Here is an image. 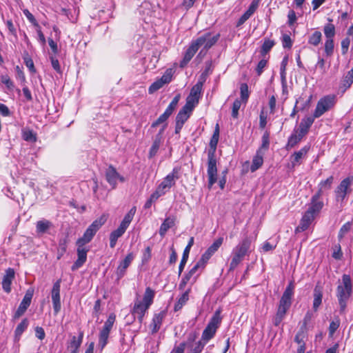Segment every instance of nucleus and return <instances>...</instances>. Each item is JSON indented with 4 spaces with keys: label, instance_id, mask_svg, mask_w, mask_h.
Listing matches in <instances>:
<instances>
[{
    "label": "nucleus",
    "instance_id": "obj_1",
    "mask_svg": "<svg viewBox=\"0 0 353 353\" xmlns=\"http://www.w3.org/2000/svg\"><path fill=\"white\" fill-rule=\"evenodd\" d=\"M219 33L213 35L211 32H206L196 39L193 40L180 62V67L184 68L186 66L200 48L203 47V49L200 51L199 55L203 52L205 53L219 41Z\"/></svg>",
    "mask_w": 353,
    "mask_h": 353
},
{
    "label": "nucleus",
    "instance_id": "obj_2",
    "mask_svg": "<svg viewBox=\"0 0 353 353\" xmlns=\"http://www.w3.org/2000/svg\"><path fill=\"white\" fill-rule=\"evenodd\" d=\"M219 138V126L216 125L213 135L210 141V149L208 152V188L210 189L217 181V168L215 152Z\"/></svg>",
    "mask_w": 353,
    "mask_h": 353
},
{
    "label": "nucleus",
    "instance_id": "obj_3",
    "mask_svg": "<svg viewBox=\"0 0 353 353\" xmlns=\"http://www.w3.org/2000/svg\"><path fill=\"white\" fill-rule=\"evenodd\" d=\"M252 239L244 237L232 250V260L230 263V270H234L243 260L245 256H249L252 252Z\"/></svg>",
    "mask_w": 353,
    "mask_h": 353
},
{
    "label": "nucleus",
    "instance_id": "obj_4",
    "mask_svg": "<svg viewBox=\"0 0 353 353\" xmlns=\"http://www.w3.org/2000/svg\"><path fill=\"white\" fill-rule=\"evenodd\" d=\"M352 292L351 278L347 274L342 277V285H339L336 289V296L340 305V312H343L347 305V301Z\"/></svg>",
    "mask_w": 353,
    "mask_h": 353
},
{
    "label": "nucleus",
    "instance_id": "obj_5",
    "mask_svg": "<svg viewBox=\"0 0 353 353\" xmlns=\"http://www.w3.org/2000/svg\"><path fill=\"white\" fill-rule=\"evenodd\" d=\"M181 167H174L172 172L163 178L161 183L157 186L156 191L161 196L168 192L172 187L175 185L176 180L180 178Z\"/></svg>",
    "mask_w": 353,
    "mask_h": 353
},
{
    "label": "nucleus",
    "instance_id": "obj_6",
    "mask_svg": "<svg viewBox=\"0 0 353 353\" xmlns=\"http://www.w3.org/2000/svg\"><path fill=\"white\" fill-rule=\"evenodd\" d=\"M294 286L292 282H290L285 288L281 299L276 314L278 316L284 318L292 305V298L294 294Z\"/></svg>",
    "mask_w": 353,
    "mask_h": 353
},
{
    "label": "nucleus",
    "instance_id": "obj_7",
    "mask_svg": "<svg viewBox=\"0 0 353 353\" xmlns=\"http://www.w3.org/2000/svg\"><path fill=\"white\" fill-rule=\"evenodd\" d=\"M336 97L334 94H328L321 98L317 102L314 112V117L319 118L324 113L330 110L336 104Z\"/></svg>",
    "mask_w": 353,
    "mask_h": 353
},
{
    "label": "nucleus",
    "instance_id": "obj_8",
    "mask_svg": "<svg viewBox=\"0 0 353 353\" xmlns=\"http://www.w3.org/2000/svg\"><path fill=\"white\" fill-rule=\"evenodd\" d=\"M220 310H217L215 312L214 314L210 319V322L207 325L206 327L204 329L202 336L201 340L204 341L203 343H206L208 341L214 337L216 334V330L218 329L221 322V318L220 316Z\"/></svg>",
    "mask_w": 353,
    "mask_h": 353
},
{
    "label": "nucleus",
    "instance_id": "obj_9",
    "mask_svg": "<svg viewBox=\"0 0 353 353\" xmlns=\"http://www.w3.org/2000/svg\"><path fill=\"white\" fill-rule=\"evenodd\" d=\"M106 219L104 216H101L99 219H96L92 222V223L87 228L85 231L82 237L79 238L77 244L85 245L90 243L97 232L100 229V228L105 223Z\"/></svg>",
    "mask_w": 353,
    "mask_h": 353
},
{
    "label": "nucleus",
    "instance_id": "obj_10",
    "mask_svg": "<svg viewBox=\"0 0 353 353\" xmlns=\"http://www.w3.org/2000/svg\"><path fill=\"white\" fill-rule=\"evenodd\" d=\"M352 181L349 177L342 180L335 190L336 199L337 201L343 202L347 194L351 192L350 186Z\"/></svg>",
    "mask_w": 353,
    "mask_h": 353
},
{
    "label": "nucleus",
    "instance_id": "obj_11",
    "mask_svg": "<svg viewBox=\"0 0 353 353\" xmlns=\"http://www.w3.org/2000/svg\"><path fill=\"white\" fill-rule=\"evenodd\" d=\"M61 279L57 280L54 284L51 291L52 301L54 315H57L61 310L60 298Z\"/></svg>",
    "mask_w": 353,
    "mask_h": 353
},
{
    "label": "nucleus",
    "instance_id": "obj_12",
    "mask_svg": "<svg viewBox=\"0 0 353 353\" xmlns=\"http://www.w3.org/2000/svg\"><path fill=\"white\" fill-rule=\"evenodd\" d=\"M172 77V72L171 69H168L165 71L164 74L156 81L152 83L149 87L148 92L150 94H152L161 88L165 84L168 83L171 81Z\"/></svg>",
    "mask_w": 353,
    "mask_h": 353
},
{
    "label": "nucleus",
    "instance_id": "obj_13",
    "mask_svg": "<svg viewBox=\"0 0 353 353\" xmlns=\"http://www.w3.org/2000/svg\"><path fill=\"white\" fill-rule=\"evenodd\" d=\"M77 259L71 267V270L72 271L78 270L85 263L87 260V253L89 251V249L85 247V245H81L80 243L77 244Z\"/></svg>",
    "mask_w": 353,
    "mask_h": 353
},
{
    "label": "nucleus",
    "instance_id": "obj_14",
    "mask_svg": "<svg viewBox=\"0 0 353 353\" xmlns=\"http://www.w3.org/2000/svg\"><path fill=\"white\" fill-rule=\"evenodd\" d=\"M33 296V290L29 289L26 292L25 296L22 301L21 302L18 309L15 312L14 314V319H17L21 317L26 311L28 307L30 306L31 303V300Z\"/></svg>",
    "mask_w": 353,
    "mask_h": 353
},
{
    "label": "nucleus",
    "instance_id": "obj_15",
    "mask_svg": "<svg viewBox=\"0 0 353 353\" xmlns=\"http://www.w3.org/2000/svg\"><path fill=\"white\" fill-rule=\"evenodd\" d=\"M105 179L113 189L117 186V180L121 182L125 181L124 177L121 176L112 165H110L105 170Z\"/></svg>",
    "mask_w": 353,
    "mask_h": 353
},
{
    "label": "nucleus",
    "instance_id": "obj_16",
    "mask_svg": "<svg viewBox=\"0 0 353 353\" xmlns=\"http://www.w3.org/2000/svg\"><path fill=\"white\" fill-rule=\"evenodd\" d=\"M321 192L318 190L311 198L309 208L307 210L316 216L321 212L323 207V202L321 200Z\"/></svg>",
    "mask_w": 353,
    "mask_h": 353
},
{
    "label": "nucleus",
    "instance_id": "obj_17",
    "mask_svg": "<svg viewBox=\"0 0 353 353\" xmlns=\"http://www.w3.org/2000/svg\"><path fill=\"white\" fill-rule=\"evenodd\" d=\"M166 314L167 312L165 310H162L160 312L155 313L154 314L152 323L150 325L152 334H155L160 330Z\"/></svg>",
    "mask_w": 353,
    "mask_h": 353
},
{
    "label": "nucleus",
    "instance_id": "obj_18",
    "mask_svg": "<svg viewBox=\"0 0 353 353\" xmlns=\"http://www.w3.org/2000/svg\"><path fill=\"white\" fill-rule=\"evenodd\" d=\"M149 307V306L143 303L141 301L137 300L134 303V307L132 310V314L134 316H137L139 322L141 323L143 321L145 314Z\"/></svg>",
    "mask_w": 353,
    "mask_h": 353
},
{
    "label": "nucleus",
    "instance_id": "obj_19",
    "mask_svg": "<svg viewBox=\"0 0 353 353\" xmlns=\"http://www.w3.org/2000/svg\"><path fill=\"white\" fill-rule=\"evenodd\" d=\"M134 258V256L133 253L130 252L128 254L122 261H121L116 272L117 279H120L124 276L127 268L130 266Z\"/></svg>",
    "mask_w": 353,
    "mask_h": 353
},
{
    "label": "nucleus",
    "instance_id": "obj_20",
    "mask_svg": "<svg viewBox=\"0 0 353 353\" xmlns=\"http://www.w3.org/2000/svg\"><path fill=\"white\" fill-rule=\"evenodd\" d=\"M316 215L310 212V211H306L303 214L299 225L296 228L297 232H303L306 230L312 222L314 221Z\"/></svg>",
    "mask_w": 353,
    "mask_h": 353
},
{
    "label": "nucleus",
    "instance_id": "obj_21",
    "mask_svg": "<svg viewBox=\"0 0 353 353\" xmlns=\"http://www.w3.org/2000/svg\"><path fill=\"white\" fill-rule=\"evenodd\" d=\"M14 278V271L12 268H8L6 271L2 280V288L3 290L9 293L11 291V284L13 279Z\"/></svg>",
    "mask_w": 353,
    "mask_h": 353
},
{
    "label": "nucleus",
    "instance_id": "obj_22",
    "mask_svg": "<svg viewBox=\"0 0 353 353\" xmlns=\"http://www.w3.org/2000/svg\"><path fill=\"white\" fill-rule=\"evenodd\" d=\"M314 301H313V309L316 311L322 303L323 298V287L317 283L314 289Z\"/></svg>",
    "mask_w": 353,
    "mask_h": 353
},
{
    "label": "nucleus",
    "instance_id": "obj_23",
    "mask_svg": "<svg viewBox=\"0 0 353 353\" xmlns=\"http://www.w3.org/2000/svg\"><path fill=\"white\" fill-rule=\"evenodd\" d=\"M309 149V146H304L300 150L294 152V154L291 155L290 159L293 168L301 164V159L307 153Z\"/></svg>",
    "mask_w": 353,
    "mask_h": 353
},
{
    "label": "nucleus",
    "instance_id": "obj_24",
    "mask_svg": "<svg viewBox=\"0 0 353 353\" xmlns=\"http://www.w3.org/2000/svg\"><path fill=\"white\" fill-rule=\"evenodd\" d=\"M315 119L316 118L314 117V115L312 117H307L303 119L299 124V132L301 134V135L305 136L307 133L311 125L313 124Z\"/></svg>",
    "mask_w": 353,
    "mask_h": 353
},
{
    "label": "nucleus",
    "instance_id": "obj_25",
    "mask_svg": "<svg viewBox=\"0 0 353 353\" xmlns=\"http://www.w3.org/2000/svg\"><path fill=\"white\" fill-rule=\"evenodd\" d=\"M263 155L264 152H261V150H258L256 151V155L253 157L252 163L250 166V170L252 172H255L262 166L263 163Z\"/></svg>",
    "mask_w": 353,
    "mask_h": 353
},
{
    "label": "nucleus",
    "instance_id": "obj_26",
    "mask_svg": "<svg viewBox=\"0 0 353 353\" xmlns=\"http://www.w3.org/2000/svg\"><path fill=\"white\" fill-rule=\"evenodd\" d=\"M127 229L123 228L121 225H119V228L112 231L110 234V246L112 248H114L117 244V241L119 238H120L125 232Z\"/></svg>",
    "mask_w": 353,
    "mask_h": 353
},
{
    "label": "nucleus",
    "instance_id": "obj_27",
    "mask_svg": "<svg viewBox=\"0 0 353 353\" xmlns=\"http://www.w3.org/2000/svg\"><path fill=\"white\" fill-rule=\"evenodd\" d=\"M190 292L191 288H189L179 298L178 301L175 303L174 307V310L175 312L180 310L183 307V306L185 305V303L189 300V294L190 293Z\"/></svg>",
    "mask_w": 353,
    "mask_h": 353
},
{
    "label": "nucleus",
    "instance_id": "obj_28",
    "mask_svg": "<svg viewBox=\"0 0 353 353\" xmlns=\"http://www.w3.org/2000/svg\"><path fill=\"white\" fill-rule=\"evenodd\" d=\"M29 325V321L28 319H23L21 322L17 326L14 330V339L17 341L20 340L21 336L23 332L28 328Z\"/></svg>",
    "mask_w": 353,
    "mask_h": 353
},
{
    "label": "nucleus",
    "instance_id": "obj_29",
    "mask_svg": "<svg viewBox=\"0 0 353 353\" xmlns=\"http://www.w3.org/2000/svg\"><path fill=\"white\" fill-rule=\"evenodd\" d=\"M52 226V223L46 219L38 221L36 223V231L38 234H44Z\"/></svg>",
    "mask_w": 353,
    "mask_h": 353
},
{
    "label": "nucleus",
    "instance_id": "obj_30",
    "mask_svg": "<svg viewBox=\"0 0 353 353\" xmlns=\"http://www.w3.org/2000/svg\"><path fill=\"white\" fill-rule=\"evenodd\" d=\"M198 276H199V274H197L196 276L192 277L188 273L185 274L179 284V290H181V291L184 290V289L188 282H190L191 283V285L194 283L196 281Z\"/></svg>",
    "mask_w": 353,
    "mask_h": 353
},
{
    "label": "nucleus",
    "instance_id": "obj_31",
    "mask_svg": "<svg viewBox=\"0 0 353 353\" xmlns=\"http://www.w3.org/2000/svg\"><path fill=\"white\" fill-rule=\"evenodd\" d=\"M137 208L135 206L132 207L130 211L125 215L123 221L120 223V225L123 226L125 228H128L130 225L131 221L133 219V217L136 213Z\"/></svg>",
    "mask_w": 353,
    "mask_h": 353
},
{
    "label": "nucleus",
    "instance_id": "obj_32",
    "mask_svg": "<svg viewBox=\"0 0 353 353\" xmlns=\"http://www.w3.org/2000/svg\"><path fill=\"white\" fill-rule=\"evenodd\" d=\"M83 337V332H79V335L78 337L73 336L68 345V348L79 350V348L80 347V346L82 343Z\"/></svg>",
    "mask_w": 353,
    "mask_h": 353
},
{
    "label": "nucleus",
    "instance_id": "obj_33",
    "mask_svg": "<svg viewBox=\"0 0 353 353\" xmlns=\"http://www.w3.org/2000/svg\"><path fill=\"white\" fill-rule=\"evenodd\" d=\"M154 295L155 292L152 289H151L150 287L146 288L143 295V301L141 302L150 307L153 303Z\"/></svg>",
    "mask_w": 353,
    "mask_h": 353
},
{
    "label": "nucleus",
    "instance_id": "obj_34",
    "mask_svg": "<svg viewBox=\"0 0 353 353\" xmlns=\"http://www.w3.org/2000/svg\"><path fill=\"white\" fill-rule=\"evenodd\" d=\"M288 59L287 57H285L281 63V68H280V74H281V79L282 85L283 88V91L286 88V65L288 64Z\"/></svg>",
    "mask_w": 353,
    "mask_h": 353
},
{
    "label": "nucleus",
    "instance_id": "obj_35",
    "mask_svg": "<svg viewBox=\"0 0 353 353\" xmlns=\"http://www.w3.org/2000/svg\"><path fill=\"white\" fill-rule=\"evenodd\" d=\"M191 112V111L187 110V109L182 108L176 117V122L184 124L190 117Z\"/></svg>",
    "mask_w": 353,
    "mask_h": 353
},
{
    "label": "nucleus",
    "instance_id": "obj_36",
    "mask_svg": "<svg viewBox=\"0 0 353 353\" xmlns=\"http://www.w3.org/2000/svg\"><path fill=\"white\" fill-rule=\"evenodd\" d=\"M325 39H334L336 34L335 27L332 23H327L323 27Z\"/></svg>",
    "mask_w": 353,
    "mask_h": 353
},
{
    "label": "nucleus",
    "instance_id": "obj_37",
    "mask_svg": "<svg viewBox=\"0 0 353 353\" xmlns=\"http://www.w3.org/2000/svg\"><path fill=\"white\" fill-rule=\"evenodd\" d=\"M199 99L198 98L189 94L186 99V103L183 108L187 109V110L192 112L194 107L199 103Z\"/></svg>",
    "mask_w": 353,
    "mask_h": 353
},
{
    "label": "nucleus",
    "instance_id": "obj_38",
    "mask_svg": "<svg viewBox=\"0 0 353 353\" xmlns=\"http://www.w3.org/2000/svg\"><path fill=\"white\" fill-rule=\"evenodd\" d=\"M322 34L320 31H315L308 38V43L314 46H317L321 43Z\"/></svg>",
    "mask_w": 353,
    "mask_h": 353
},
{
    "label": "nucleus",
    "instance_id": "obj_39",
    "mask_svg": "<svg viewBox=\"0 0 353 353\" xmlns=\"http://www.w3.org/2000/svg\"><path fill=\"white\" fill-rule=\"evenodd\" d=\"M174 225V221L170 218H167L161 224L159 229V234L163 236L167 231Z\"/></svg>",
    "mask_w": 353,
    "mask_h": 353
},
{
    "label": "nucleus",
    "instance_id": "obj_40",
    "mask_svg": "<svg viewBox=\"0 0 353 353\" xmlns=\"http://www.w3.org/2000/svg\"><path fill=\"white\" fill-rule=\"evenodd\" d=\"M334 39H325L324 43V51L326 57H332L334 54Z\"/></svg>",
    "mask_w": 353,
    "mask_h": 353
},
{
    "label": "nucleus",
    "instance_id": "obj_41",
    "mask_svg": "<svg viewBox=\"0 0 353 353\" xmlns=\"http://www.w3.org/2000/svg\"><path fill=\"white\" fill-rule=\"evenodd\" d=\"M303 135H301L299 132V134H292L288 139V144L286 148H294L303 138Z\"/></svg>",
    "mask_w": 353,
    "mask_h": 353
},
{
    "label": "nucleus",
    "instance_id": "obj_42",
    "mask_svg": "<svg viewBox=\"0 0 353 353\" xmlns=\"http://www.w3.org/2000/svg\"><path fill=\"white\" fill-rule=\"evenodd\" d=\"M180 99V94L176 95L172 101L170 102L168 108H166L165 111L164 112L165 114L167 113V115L170 117V116L173 113L174 110L176 109L178 103Z\"/></svg>",
    "mask_w": 353,
    "mask_h": 353
},
{
    "label": "nucleus",
    "instance_id": "obj_43",
    "mask_svg": "<svg viewBox=\"0 0 353 353\" xmlns=\"http://www.w3.org/2000/svg\"><path fill=\"white\" fill-rule=\"evenodd\" d=\"M68 243V239L67 237L62 238L59 241V247H58V256L57 259H59L65 252L67 249V245Z\"/></svg>",
    "mask_w": 353,
    "mask_h": 353
},
{
    "label": "nucleus",
    "instance_id": "obj_44",
    "mask_svg": "<svg viewBox=\"0 0 353 353\" xmlns=\"http://www.w3.org/2000/svg\"><path fill=\"white\" fill-rule=\"evenodd\" d=\"M275 45V42L273 40L269 39H265L264 42L261 46V53L262 55L268 54L270 50Z\"/></svg>",
    "mask_w": 353,
    "mask_h": 353
},
{
    "label": "nucleus",
    "instance_id": "obj_45",
    "mask_svg": "<svg viewBox=\"0 0 353 353\" xmlns=\"http://www.w3.org/2000/svg\"><path fill=\"white\" fill-rule=\"evenodd\" d=\"M110 332L101 330L99 333V345L103 349L108 343V339Z\"/></svg>",
    "mask_w": 353,
    "mask_h": 353
},
{
    "label": "nucleus",
    "instance_id": "obj_46",
    "mask_svg": "<svg viewBox=\"0 0 353 353\" xmlns=\"http://www.w3.org/2000/svg\"><path fill=\"white\" fill-rule=\"evenodd\" d=\"M334 181V177L333 176H329L327 179L321 181L319 184V190L321 192V195L323 194V189H330L332 187V185Z\"/></svg>",
    "mask_w": 353,
    "mask_h": 353
},
{
    "label": "nucleus",
    "instance_id": "obj_47",
    "mask_svg": "<svg viewBox=\"0 0 353 353\" xmlns=\"http://www.w3.org/2000/svg\"><path fill=\"white\" fill-rule=\"evenodd\" d=\"M212 63L210 62L207 63L204 71L201 73V74L199 77L198 83H201V84L203 85V83L205 82L207 79V77L212 72Z\"/></svg>",
    "mask_w": 353,
    "mask_h": 353
},
{
    "label": "nucleus",
    "instance_id": "obj_48",
    "mask_svg": "<svg viewBox=\"0 0 353 353\" xmlns=\"http://www.w3.org/2000/svg\"><path fill=\"white\" fill-rule=\"evenodd\" d=\"M23 139L26 141L30 142H36L37 141V135L36 134L31 130H24L22 132Z\"/></svg>",
    "mask_w": 353,
    "mask_h": 353
},
{
    "label": "nucleus",
    "instance_id": "obj_49",
    "mask_svg": "<svg viewBox=\"0 0 353 353\" xmlns=\"http://www.w3.org/2000/svg\"><path fill=\"white\" fill-rule=\"evenodd\" d=\"M259 6V1L254 0L250 5L248 9L243 14L248 19L254 13Z\"/></svg>",
    "mask_w": 353,
    "mask_h": 353
},
{
    "label": "nucleus",
    "instance_id": "obj_50",
    "mask_svg": "<svg viewBox=\"0 0 353 353\" xmlns=\"http://www.w3.org/2000/svg\"><path fill=\"white\" fill-rule=\"evenodd\" d=\"M270 146V133L265 132L262 136V143L259 150H261V152H265Z\"/></svg>",
    "mask_w": 353,
    "mask_h": 353
},
{
    "label": "nucleus",
    "instance_id": "obj_51",
    "mask_svg": "<svg viewBox=\"0 0 353 353\" xmlns=\"http://www.w3.org/2000/svg\"><path fill=\"white\" fill-rule=\"evenodd\" d=\"M203 84L201 83H196L191 89L190 95L196 97L199 99L201 97V91L203 88Z\"/></svg>",
    "mask_w": 353,
    "mask_h": 353
},
{
    "label": "nucleus",
    "instance_id": "obj_52",
    "mask_svg": "<svg viewBox=\"0 0 353 353\" xmlns=\"http://www.w3.org/2000/svg\"><path fill=\"white\" fill-rule=\"evenodd\" d=\"M190 251L188 250V249H184L182 259L181 260L179 266V276H180L185 266V264L188 261V256H189Z\"/></svg>",
    "mask_w": 353,
    "mask_h": 353
},
{
    "label": "nucleus",
    "instance_id": "obj_53",
    "mask_svg": "<svg viewBox=\"0 0 353 353\" xmlns=\"http://www.w3.org/2000/svg\"><path fill=\"white\" fill-rule=\"evenodd\" d=\"M116 316L114 314H110L104 323L102 330L110 332L115 321Z\"/></svg>",
    "mask_w": 353,
    "mask_h": 353
},
{
    "label": "nucleus",
    "instance_id": "obj_54",
    "mask_svg": "<svg viewBox=\"0 0 353 353\" xmlns=\"http://www.w3.org/2000/svg\"><path fill=\"white\" fill-rule=\"evenodd\" d=\"M240 92L241 100L246 103L250 96L248 86L246 83H242L241 85Z\"/></svg>",
    "mask_w": 353,
    "mask_h": 353
},
{
    "label": "nucleus",
    "instance_id": "obj_55",
    "mask_svg": "<svg viewBox=\"0 0 353 353\" xmlns=\"http://www.w3.org/2000/svg\"><path fill=\"white\" fill-rule=\"evenodd\" d=\"M161 195L156 190L150 195V198L147 200L144 205L145 209H148L152 206V203L158 200Z\"/></svg>",
    "mask_w": 353,
    "mask_h": 353
},
{
    "label": "nucleus",
    "instance_id": "obj_56",
    "mask_svg": "<svg viewBox=\"0 0 353 353\" xmlns=\"http://www.w3.org/2000/svg\"><path fill=\"white\" fill-rule=\"evenodd\" d=\"M223 241V239L222 237H220L217 239L208 248V250L214 254L218 249L220 248V246L222 245Z\"/></svg>",
    "mask_w": 353,
    "mask_h": 353
},
{
    "label": "nucleus",
    "instance_id": "obj_57",
    "mask_svg": "<svg viewBox=\"0 0 353 353\" xmlns=\"http://www.w3.org/2000/svg\"><path fill=\"white\" fill-rule=\"evenodd\" d=\"M160 146V140L155 139V141L153 142L152 145L150 148V152H149V158H152L154 156L156 155L157 153V151L159 150Z\"/></svg>",
    "mask_w": 353,
    "mask_h": 353
},
{
    "label": "nucleus",
    "instance_id": "obj_58",
    "mask_svg": "<svg viewBox=\"0 0 353 353\" xmlns=\"http://www.w3.org/2000/svg\"><path fill=\"white\" fill-rule=\"evenodd\" d=\"M241 102L239 99H236L232 105V116L233 118H237L239 110L241 108Z\"/></svg>",
    "mask_w": 353,
    "mask_h": 353
},
{
    "label": "nucleus",
    "instance_id": "obj_59",
    "mask_svg": "<svg viewBox=\"0 0 353 353\" xmlns=\"http://www.w3.org/2000/svg\"><path fill=\"white\" fill-rule=\"evenodd\" d=\"M214 254L207 250L201 256V258L198 261L201 264H202L204 267L205 266V264L207 263L208 261L210 259V257Z\"/></svg>",
    "mask_w": 353,
    "mask_h": 353
},
{
    "label": "nucleus",
    "instance_id": "obj_60",
    "mask_svg": "<svg viewBox=\"0 0 353 353\" xmlns=\"http://www.w3.org/2000/svg\"><path fill=\"white\" fill-rule=\"evenodd\" d=\"M23 12L24 15L26 17V18L28 19V21L32 23L36 27H39L37 20L35 19L33 14L28 10L25 9L23 10Z\"/></svg>",
    "mask_w": 353,
    "mask_h": 353
},
{
    "label": "nucleus",
    "instance_id": "obj_61",
    "mask_svg": "<svg viewBox=\"0 0 353 353\" xmlns=\"http://www.w3.org/2000/svg\"><path fill=\"white\" fill-rule=\"evenodd\" d=\"M1 81L9 90H12L14 88V83L8 75H2L1 77Z\"/></svg>",
    "mask_w": 353,
    "mask_h": 353
},
{
    "label": "nucleus",
    "instance_id": "obj_62",
    "mask_svg": "<svg viewBox=\"0 0 353 353\" xmlns=\"http://www.w3.org/2000/svg\"><path fill=\"white\" fill-rule=\"evenodd\" d=\"M268 61L266 59H261L256 68V72L258 76H260L263 72V69L267 66Z\"/></svg>",
    "mask_w": 353,
    "mask_h": 353
},
{
    "label": "nucleus",
    "instance_id": "obj_63",
    "mask_svg": "<svg viewBox=\"0 0 353 353\" xmlns=\"http://www.w3.org/2000/svg\"><path fill=\"white\" fill-rule=\"evenodd\" d=\"M282 44L284 48H291L292 46V41L288 34L283 35Z\"/></svg>",
    "mask_w": 353,
    "mask_h": 353
},
{
    "label": "nucleus",
    "instance_id": "obj_64",
    "mask_svg": "<svg viewBox=\"0 0 353 353\" xmlns=\"http://www.w3.org/2000/svg\"><path fill=\"white\" fill-rule=\"evenodd\" d=\"M205 343H203L202 341H199L194 347L191 348L189 353H201L205 346Z\"/></svg>",
    "mask_w": 353,
    "mask_h": 353
}]
</instances>
